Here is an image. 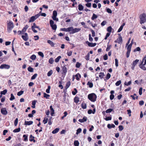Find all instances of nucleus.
<instances>
[{
    "label": "nucleus",
    "mask_w": 146,
    "mask_h": 146,
    "mask_svg": "<svg viewBox=\"0 0 146 146\" xmlns=\"http://www.w3.org/2000/svg\"><path fill=\"white\" fill-rule=\"evenodd\" d=\"M88 99L92 102H95L97 98V96L94 93L89 94L88 95Z\"/></svg>",
    "instance_id": "1"
},
{
    "label": "nucleus",
    "mask_w": 146,
    "mask_h": 146,
    "mask_svg": "<svg viewBox=\"0 0 146 146\" xmlns=\"http://www.w3.org/2000/svg\"><path fill=\"white\" fill-rule=\"evenodd\" d=\"M140 19V24L144 23L146 21V14L145 13H142L139 16Z\"/></svg>",
    "instance_id": "2"
},
{
    "label": "nucleus",
    "mask_w": 146,
    "mask_h": 146,
    "mask_svg": "<svg viewBox=\"0 0 146 146\" xmlns=\"http://www.w3.org/2000/svg\"><path fill=\"white\" fill-rule=\"evenodd\" d=\"M14 27L13 23L11 21H9L7 23V30L9 33H10Z\"/></svg>",
    "instance_id": "3"
},
{
    "label": "nucleus",
    "mask_w": 146,
    "mask_h": 146,
    "mask_svg": "<svg viewBox=\"0 0 146 146\" xmlns=\"http://www.w3.org/2000/svg\"><path fill=\"white\" fill-rule=\"evenodd\" d=\"M80 28H75L74 29L73 27H70V34H73L76 33H77L81 30Z\"/></svg>",
    "instance_id": "4"
},
{
    "label": "nucleus",
    "mask_w": 146,
    "mask_h": 146,
    "mask_svg": "<svg viewBox=\"0 0 146 146\" xmlns=\"http://www.w3.org/2000/svg\"><path fill=\"white\" fill-rule=\"evenodd\" d=\"M57 15V13L56 11L54 10L53 11L52 13V18L54 21H58V19L56 17Z\"/></svg>",
    "instance_id": "5"
},
{
    "label": "nucleus",
    "mask_w": 146,
    "mask_h": 146,
    "mask_svg": "<svg viewBox=\"0 0 146 146\" xmlns=\"http://www.w3.org/2000/svg\"><path fill=\"white\" fill-rule=\"evenodd\" d=\"M139 61V60L136 59L135 60L133 61L132 63L131 64L132 66L131 68L132 70H134L135 66L137 64Z\"/></svg>",
    "instance_id": "6"
},
{
    "label": "nucleus",
    "mask_w": 146,
    "mask_h": 146,
    "mask_svg": "<svg viewBox=\"0 0 146 146\" xmlns=\"http://www.w3.org/2000/svg\"><path fill=\"white\" fill-rule=\"evenodd\" d=\"M9 65L6 64H1L0 66V68L1 69H9L10 68Z\"/></svg>",
    "instance_id": "7"
},
{
    "label": "nucleus",
    "mask_w": 146,
    "mask_h": 146,
    "mask_svg": "<svg viewBox=\"0 0 146 146\" xmlns=\"http://www.w3.org/2000/svg\"><path fill=\"white\" fill-rule=\"evenodd\" d=\"M24 35H22V38L24 40L27 41L29 39L28 35L27 33H25Z\"/></svg>",
    "instance_id": "8"
},
{
    "label": "nucleus",
    "mask_w": 146,
    "mask_h": 146,
    "mask_svg": "<svg viewBox=\"0 0 146 146\" xmlns=\"http://www.w3.org/2000/svg\"><path fill=\"white\" fill-rule=\"evenodd\" d=\"M1 112L4 115H6L7 114V111L5 108H3L1 109Z\"/></svg>",
    "instance_id": "9"
},
{
    "label": "nucleus",
    "mask_w": 146,
    "mask_h": 146,
    "mask_svg": "<svg viewBox=\"0 0 146 146\" xmlns=\"http://www.w3.org/2000/svg\"><path fill=\"white\" fill-rule=\"evenodd\" d=\"M50 111L51 112L50 114L52 116H53L54 114V110L53 108V107L52 106H50Z\"/></svg>",
    "instance_id": "10"
},
{
    "label": "nucleus",
    "mask_w": 146,
    "mask_h": 146,
    "mask_svg": "<svg viewBox=\"0 0 146 146\" xmlns=\"http://www.w3.org/2000/svg\"><path fill=\"white\" fill-rule=\"evenodd\" d=\"M86 43L90 47H94L96 45V43H90L87 41L86 42Z\"/></svg>",
    "instance_id": "11"
},
{
    "label": "nucleus",
    "mask_w": 146,
    "mask_h": 146,
    "mask_svg": "<svg viewBox=\"0 0 146 146\" xmlns=\"http://www.w3.org/2000/svg\"><path fill=\"white\" fill-rule=\"evenodd\" d=\"M87 120V118L86 117H84L82 119H80L78 121L79 122L83 123L84 122L86 121Z\"/></svg>",
    "instance_id": "12"
},
{
    "label": "nucleus",
    "mask_w": 146,
    "mask_h": 146,
    "mask_svg": "<svg viewBox=\"0 0 146 146\" xmlns=\"http://www.w3.org/2000/svg\"><path fill=\"white\" fill-rule=\"evenodd\" d=\"M62 70L63 72V73H64V75H66L67 72V68L65 66H63L62 67Z\"/></svg>",
    "instance_id": "13"
},
{
    "label": "nucleus",
    "mask_w": 146,
    "mask_h": 146,
    "mask_svg": "<svg viewBox=\"0 0 146 146\" xmlns=\"http://www.w3.org/2000/svg\"><path fill=\"white\" fill-rule=\"evenodd\" d=\"M60 30L61 31H65L66 32H69L70 31V27L67 28H63L60 29Z\"/></svg>",
    "instance_id": "14"
},
{
    "label": "nucleus",
    "mask_w": 146,
    "mask_h": 146,
    "mask_svg": "<svg viewBox=\"0 0 146 146\" xmlns=\"http://www.w3.org/2000/svg\"><path fill=\"white\" fill-rule=\"evenodd\" d=\"M33 122L32 121H25V124L26 125H30L33 124Z\"/></svg>",
    "instance_id": "15"
},
{
    "label": "nucleus",
    "mask_w": 146,
    "mask_h": 146,
    "mask_svg": "<svg viewBox=\"0 0 146 146\" xmlns=\"http://www.w3.org/2000/svg\"><path fill=\"white\" fill-rule=\"evenodd\" d=\"M28 135L27 134H25L23 136V137L24 138V139H23V141H28Z\"/></svg>",
    "instance_id": "16"
},
{
    "label": "nucleus",
    "mask_w": 146,
    "mask_h": 146,
    "mask_svg": "<svg viewBox=\"0 0 146 146\" xmlns=\"http://www.w3.org/2000/svg\"><path fill=\"white\" fill-rule=\"evenodd\" d=\"M34 137L32 135H30V137L29 141H33L34 142H36V141L34 139Z\"/></svg>",
    "instance_id": "17"
},
{
    "label": "nucleus",
    "mask_w": 146,
    "mask_h": 146,
    "mask_svg": "<svg viewBox=\"0 0 146 146\" xmlns=\"http://www.w3.org/2000/svg\"><path fill=\"white\" fill-rule=\"evenodd\" d=\"M115 127L114 125L111 124H108L107 125L109 129H111L112 128H114Z\"/></svg>",
    "instance_id": "18"
},
{
    "label": "nucleus",
    "mask_w": 146,
    "mask_h": 146,
    "mask_svg": "<svg viewBox=\"0 0 146 146\" xmlns=\"http://www.w3.org/2000/svg\"><path fill=\"white\" fill-rule=\"evenodd\" d=\"M70 85V81L68 82L66 85L65 87V88L67 89H68Z\"/></svg>",
    "instance_id": "19"
},
{
    "label": "nucleus",
    "mask_w": 146,
    "mask_h": 146,
    "mask_svg": "<svg viewBox=\"0 0 146 146\" xmlns=\"http://www.w3.org/2000/svg\"><path fill=\"white\" fill-rule=\"evenodd\" d=\"M47 42L49 44L52 46H54V44L52 41L50 40H47Z\"/></svg>",
    "instance_id": "20"
},
{
    "label": "nucleus",
    "mask_w": 146,
    "mask_h": 146,
    "mask_svg": "<svg viewBox=\"0 0 146 146\" xmlns=\"http://www.w3.org/2000/svg\"><path fill=\"white\" fill-rule=\"evenodd\" d=\"M36 19L34 16H32L31 17L30 19L29 20V22H31L34 21Z\"/></svg>",
    "instance_id": "21"
},
{
    "label": "nucleus",
    "mask_w": 146,
    "mask_h": 146,
    "mask_svg": "<svg viewBox=\"0 0 146 146\" xmlns=\"http://www.w3.org/2000/svg\"><path fill=\"white\" fill-rule=\"evenodd\" d=\"M36 101L35 100L32 101V107L33 108H34L35 107V105L36 104Z\"/></svg>",
    "instance_id": "22"
},
{
    "label": "nucleus",
    "mask_w": 146,
    "mask_h": 146,
    "mask_svg": "<svg viewBox=\"0 0 146 146\" xmlns=\"http://www.w3.org/2000/svg\"><path fill=\"white\" fill-rule=\"evenodd\" d=\"M105 75L104 72H101L99 73V77L101 79H102Z\"/></svg>",
    "instance_id": "23"
},
{
    "label": "nucleus",
    "mask_w": 146,
    "mask_h": 146,
    "mask_svg": "<svg viewBox=\"0 0 146 146\" xmlns=\"http://www.w3.org/2000/svg\"><path fill=\"white\" fill-rule=\"evenodd\" d=\"M28 27L29 26L28 25H26L22 30L23 32L24 33L25 32Z\"/></svg>",
    "instance_id": "24"
},
{
    "label": "nucleus",
    "mask_w": 146,
    "mask_h": 146,
    "mask_svg": "<svg viewBox=\"0 0 146 146\" xmlns=\"http://www.w3.org/2000/svg\"><path fill=\"white\" fill-rule=\"evenodd\" d=\"M59 129L58 128H56L54 129V130H53L52 132V133L53 134H55L57 133L59 131Z\"/></svg>",
    "instance_id": "25"
},
{
    "label": "nucleus",
    "mask_w": 146,
    "mask_h": 146,
    "mask_svg": "<svg viewBox=\"0 0 146 146\" xmlns=\"http://www.w3.org/2000/svg\"><path fill=\"white\" fill-rule=\"evenodd\" d=\"M74 102L76 103H78L79 101V98L77 97H75L74 99Z\"/></svg>",
    "instance_id": "26"
},
{
    "label": "nucleus",
    "mask_w": 146,
    "mask_h": 146,
    "mask_svg": "<svg viewBox=\"0 0 146 146\" xmlns=\"http://www.w3.org/2000/svg\"><path fill=\"white\" fill-rule=\"evenodd\" d=\"M117 40H118V43L119 44L122 41V39L121 36H119V37L117 39Z\"/></svg>",
    "instance_id": "27"
},
{
    "label": "nucleus",
    "mask_w": 146,
    "mask_h": 146,
    "mask_svg": "<svg viewBox=\"0 0 146 146\" xmlns=\"http://www.w3.org/2000/svg\"><path fill=\"white\" fill-rule=\"evenodd\" d=\"M98 17L94 13H93L92 15V16L91 18V19L92 20H94L95 19H96Z\"/></svg>",
    "instance_id": "28"
},
{
    "label": "nucleus",
    "mask_w": 146,
    "mask_h": 146,
    "mask_svg": "<svg viewBox=\"0 0 146 146\" xmlns=\"http://www.w3.org/2000/svg\"><path fill=\"white\" fill-rule=\"evenodd\" d=\"M87 85L89 86V87L90 88H92L93 86V84L92 82H90L89 81L88 82L87 84Z\"/></svg>",
    "instance_id": "29"
},
{
    "label": "nucleus",
    "mask_w": 146,
    "mask_h": 146,
    "mask_svg": "<svg viewBox=\"0 0 146 146\" xmlns=\"http://www.w3.org/2000/svg\"><path fill=\"white\" fill-rule=\"evenodd\" d=\"M78 9L80 11H82L83 9V7L82 5L81 4H79L78 5Z\"/></svg>",
    "instance_id": "30"
},
{
    "label": "nucleus",
    "mask_w": 146,
    "mask_h": 146,
    "mask_svg": "<svg viewBox=\"0 0 146 146\" xmlns=\"http://www.w3.org/2000/svg\"><path fill=\"white\" fill-rule=\"evenodd\" d=\"M50 96L49 94H47L45 93H44V97L46 98V99H49V97Z\"/></svg>",
    "instance_id": "31"
},
{
    "label": "nucleus",
    "mask_w": 146,
    "mask_h": 146,
    "mask_svg": "<svg viewBox=\"0 0 146 146\" xmlns=\"http://www.w3.org/2000/svg\"><path fill=\"white\" fill-rule=\"evenodd\" d=\"M21 130V129L20 127L15 129L13 130V132L14 133L19 132Z\"/></svg>",
    "instance_id": "32"
},
{
    "label": "nucleus",
    "mask_w": 146,
    "mask_h": 146,
    "mask_svg": "<svg viewBox=\"0 0 146 146\" xmlns=\"http://www.w3.org/2000/svg\"><path fill=\"white\" fill-rule=\"evenodd\" d=\"M52 29L53 30H56L57 28V26L56 24H54L50 26Z\"/></svg>",
    "instance_id": "33"
},
{
    "label": "nucleus",
    "mask_w": 146,
    "mask_h": 146,
    "mask_svg": "<svg viewBox=\"0 0 146 146\" xmlns=\"http://www.w3.org/2000/svg\"><path fill=\"white\" fill-rule=\"evenodd\" d=\"M145 65H144V64H143V65H139V67L142 69V70H146V68L145 66Z\"/></svg>",
    "instance_id": "34"
},
{
    "label": "nucleus",
    "mask_w": 146,
    "mask_h": 146,
    "mask_svg": "<svg viewBox=\"0 0 146 146\" xmlns=\"http://www.w3.org/2000/svg\"><path fill=\"white\" fill-rule=\"evenodd\" d=\"M7 90L5 89L3 91L1 92V95H5L7 92Z\"/></svg>",
    "instance_id": "35"
},
{
    "label": "nucleus",
    "mask_w": 146,
    "mask_h": 146,
    "mask_svg": "<svg viewBox=\"0 0 146 146\" xmlns=\"http://www.w3.org/2000/svg\"><path fill=\"white\" fill-rule=\"evenodd\" d=\"M53 72L52 70H51L49 71L47 74V75L48 76H50L52 74Z\"/></svg>",
    "instance_id": "36"
},
{
    "label": "nucleus",
    "mask_w": 146,
    "mask_h": 146,
    "mask_svg": "<svg viewBox=\"0 0 146 146\" xmlns=\"http://www.w3.org/2000/svg\"><path fill=\"white\" fill-rule=\"evenodd\" d=\"M28 70L30 72H33V69L31 66H29L28 68Z\"/></svg>",
    "instance_id": "37"
},
{
    "label": "nucleus",
    "mask_w": 146,
    "mask_h": 146,
    "mask_svg": "<svg viewBox=\"0 0 146 146\" xmlns=\"http://www.w3.org/2000/svg\"><path fill=\"white\" fill-rule=\"evenodd\" d=\"M30 58L33 60H35L36 58V56L34 54L32 55L30 57Z\"/></svg>",
    "instance_id": "38"
},
{
    "label": "nucleus",
    "mask_w": 146,
    "mask_h": 146,
    "mask_svg": "<svg viewBox=\"0 0 146 146\" xmlns=\"http://www.w3.org/2000/svg\"><path fill=\"white\" fill-rule=\"evenodd\" d=\"M61 58L60 56H59L55 59V61L56 62H59L60 59Z\"/></svg>",
    "instance_id": "39"
},
{
    "label": "nucleus",
    "mask_w": 146,
    "mask_h": 146,
    "mask_svg": "<svg viewBox=\"0 0 146 146\" xmlns=\"http://www.w3.org/2000/svg\"><path fill=\"white\" fill-rule=\"evenodd\" d=\"M79 142L77 141H75L74 142V145L75 146H79Z\"/></svg>",
    "instance_id": "40"
},
{
    "label": "nucleus",
    "mask_w": 146,
    "mask_h": 146,
    "mask_svg": "<svg viewBox=\"0 0 146 146\" xmlns=\"http://www.w3.org/2000/svg\"><path fill=\"white\" fill-rule=\"evenodd\" d=\"M113 109H108L106 110V112L107 113H108L111 112L113 111Z\"/></svg>",
    "instance_id": "41"
},
{
    "label": "nucleus",
    "mask_w": 146,
    "mask_h": 146,
    "mask_svg": "<svg viewBox=\"0 0 146 146\" xmlns=\"http://www.w3.org/2000/svg\"><path fill=\"white\" fill-rule=\"evenodd\" d=\"M24 91H23L21 90L17 93V95L19 96H20L22 95Z\"/></svg>",
    "instance_id": "42"
},
{
    "label": "nucleus",
    "mask_w": 146,
    "mask_h": 146,
    "mask_svg": "<svg viewBox=\"0 0 146 146\" xmlns=\"http://www.w3.org/2000/svg\"><path fill=\"white\" fill-rule=\"evenodd\" d=\"M82 108L83 109H85L86 108V104L84 103H82L81 105Z\"/></svg>",
    "instance_id": "43"
},
{
    "label": "nucleus",
    "mask_w": 146,
    "mask_h": 146,
    "mask_svg": "<svg viewBox=\"0 0 146 146\" xmlns=\"http://www.w3.org/2000/svg\"><path fill=\"white\" fill-rule=\"evenodd\" d=\"M132 45V43H131L130 44H129L128 46V47L127 48V50H131V48Z\"/></svg>",
    "instance_id": "44"
},
{
    "label": "nucleus",
    "mask_w": 146,
    "mask_h": 146,
    "mask_svg": "<svg viewBox=\"0 0 146 146\" xmlns=\"http://www.w3.org/2000/svg\"><path fill=\"white\" fill-rule=\"evenodd\" d=\"M15 99L14 96L13 94H11V98H10V100L11 101Z\"/></svg>",
    "instance_id": "45"
},
{
    "label": "nucleus",
    "mask_w": 146,
    "mask_h": 146,
    "mask_svg": "<svg viewBox=\"0 0 146 146\" xmlns=\"http://www.w3.org/2000/svg\"><path fill=\"white\" fill-rule=\"evenodd\" d=\"M37 74L36 73L34 74L32 76L31 78V79L32 80H34L37 77Z\"/></svg>",
    "instance_id": "46"
},
{
    "label": "nucleus",
    "mask_w": 146,
    "mask_h": 146,
    "mask_svg": "<svg viewBox=\"0 0 146 146\" xmlns=\"http://www.w3.org/2000/svg\"><path fill=\"white\" fill-rule=\"evenodd\" d=\"M112 28L111 26L109 27L107 29V31L109 33H111V31Z\"/></svg>",
    "instance_id": "47"
},
{
    "label": "nucleus",
    "mask_w": 146,
    "mask_h": 146,
    "mask_svg": "<svg viewBox=\"0 0 146 146\" xmlns=\"http://www.w3.org/2000/svg\"><path fill=\"white\" fill-rule=\"evenodd\" d=\"M130 51V50H127V52L126 53V57L127 58H128L129 56Z\"/></svg>",
    "instance_id": "48"
},
{
    "label": "nucleus",
    "mask_w": 146,
    "mask_h": 146,
    "mask_svg": "<svg viewBox=\"0 0 146 146\" xmlns=\"http://www.w3.org/2000/svg\"><path fill=\"white\" fill-rule=\"evenodd\" d=\"M48 120V118H45L43 120V122L44 124L47 123Z\"/></svg>",
    "instance_id": "49"
},
{
    "label": "nucleus",
    "mask_w": 146,
    "mask_h": 146,
    "mask_svg": "<svg viewBox=\"0 0 146 146\" xmlns=\"http://www.w3.org/2000/svg\"><path fill=\"white\" fill-rule=\"evenodd\" d=\"M50 86H48V88L46 90V92L47 93H50Z\"/></svg>",
    "instance_id": "50"
},
{
    "label": "nucleus",
    "mask_w": 146,
    "mask_h": 146,
    "mask_svg": "<svg viewBox=\"0 0 146 146\" xmlns=\"http://www.w3.org/2000/svg\"><path fill=\"white\" fill-rule=\"evenodd\" d=\"M49 62L52 64L53 63V62H54V60H53V58H50L49 60L48 61Z\"/></svg>",
    "instance_id": "51"
},
{
    "label": "nucleus",
    "mask_w": 146,
    "mask_h": 146,
    "mask_svg": "<svg viewBox=\"0 0 146 146\" xmlns=\"http://www.w3.org/2000/svg\"><path fill=\"white\" fill-rule=\"evenodd\" d=\"M111 77V75L109 73H108L106 77V78L107 80H108Z\"/></svg>",
    "instance_id": "52"
},
{
    "label": "nucleus",
    "mask_w": 146,
    "mask_h": 146,
    "mask_svg": "<svg viewBox=\"0 0 146 146\" xmlns=\"http://www.w3.org/2000/svg\"><path fill=\"white\" fill-rule=\"evenodd\" d=\"M131 81H129L128 83L125 82L124 83V85L127 86H129L131 84Z\"/></svg>",
    "instance_id": "53"
},
{
    "label": "nucleus",
    "mask_w": 146,
    "mask_h": 146,
    "mask_svg": "<svg viewBox=\"0 0 146 146\" xmlns=\"http://www.w3.org/2000/svg\"><path fill=\"white\" fill-rule=\"evenodd\" d=\"M78 76H79L80 78L81 75L79 74H78L75 75V77L76 78V79L77 80H79V78L78 77Z\"/></svg>",
    "instance_id": "54"
},
{
    "label": "nucleus",
    "mask_w": 146,
    "mask_h": 146,
    "mask_svg": "<svg viewBox=\"0 0 146 146\" xmlns=\"http://www.w3.org/2000/svg\"><path fill=\"white\" fill-rule=\"evenodd\" d=\"M82 131V129L80 128L78 129L77 130L76 133V134L78 135L79 133H80Z\"/></svg>",
    "instance_id": "55"
},
{
    "label": "nucleus",
    "mask_w": 146,
    "mask_h": 146,
    "mask_svg": "<svg viewBox=\"0 0 146 146\" xmlns=\"http://www.w3.org/2000/svg\"><path fill=\"white\" fill-rule=\"evenodd\" d=\"M74 90L75 91H72V94L74 95H76L77 93V90L76 88H75L74 89Z\"/></svg>",
    "instance_id": "56"
},
{
    "label": "nucleus",
    "mask_w": 146,
    "mask_h": 146,
    "mask_svg": "<svg viewBox=\"0 0 146 146\" xmlns=\"http://www.w3.org/2000/svg\"><path fill=\"white\" fill-rule=\"evenodd\" d=\"M143 90V88L141 87L140 88L139 90V94L140 95H141L142 94V91Z\"/></svg>",
    "instance_id": "57"
},
{
    "label": "nucleus",
    "mask_w": 146,
    "mask_h": 146,
    "mask_svg": "<svg viewBox=\"0 0 146 146\" xmlns=\"http://www.w3.org/2000/svg\"><path fill=\"white\" fill-rule=\"evenodd\" d=\"M18 122V119L16 118L14 121V125L15 126H16Z\"/></svg>",
    "instance_id": "58"
},
{
    "label": "nucleus",
    "mask_w": 146,
    "mask_h": 146,
    "mask_svg": "<svg viewBox=\"0 0 146 146\" xmlns=\"http://www.w3.org/2000/svg\"><path fill=\"white\" fill-rule=\"evenodd\" d=\"M38 54L41 56L42 58L44 57V55L43 53L42 52H38Z\"/></svg>",
    "instance_id": "59"
},
{
    "label": "nucleus",
    "mask_w": 146,
    "mask_h": 146,
    "mask_svg": "<svg viewBox=\"0 0 146 146\" xmlns=\"http://www.w3.org/2000/svg\"><path fill=\"white\" fill-rule=\"evenodd\" d=\"M140 50L141 49L139 47H137L134 50V52H135L137 51H140Z\"/></svg>",
    "instance_id": "60"
},
{
    "label": "nucleus",
    "mask_w": 146,
    "mask_h": 146,
    "mask_svg": "<svg viewBox=\"0 0 146 146\" xmlns=\"http://www.w3.org/2000/svg\"><path fill=\"white\" fill-rule=\"evenodd\" d=\"M121 83V80H119L118 81H117L116 83H115V85L116 86H119Z\"/></svg>",
    "instance_id": "61"
},
{
    "label": "nucleus",
    "mask_w": 146,
    "mask_h": 146,
    "mask_svg": "<svg viewBox=\"0 0 146 146\" xmlns=\"http://www.w3.org/2000/svg\"><path fill=\"white\" fill-rule=\"evenodd\" d=\"M81 65V64L80 63L78 62H77L76 64V66L77 68H79L80 67Z\"/></svg>",
    "instance_id": "62"
},
{
    "label": "nucleus",
    "mask_w": 146,
    "mask_h": 146,
    "mask_svg": "<svg viewBox=\"0 0 146 146\" xmlns=\"http://www.w3.org/2000/svg\"><path fill=\"white\" fill-rule=\"evenodd\" d=\"M104 59L105 60H106L108 59V56L107 54H105L103 57Z\"/></svg>",
    "instance_id": "63"
},
{
    "label": "nucleus",
    "mask_w": 146,
    "mask_h": 146,
    "mask_svg": "<svg viewBox=\"0 0 146 146\" xmlns=\"http://www.w3.org/2000/svg\"><path fill=\"white\" fill-rule=\"evenodd\" d=\"M86 6L88 7H91V3H87L86 4Z\"/></svg>",
    "instance_id": "64"
}]
</instances>
